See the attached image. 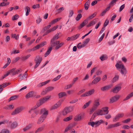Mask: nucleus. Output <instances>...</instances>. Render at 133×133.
<instances>
[{
	"label": "nucleus",
	"instance_id": "f257e3e1",
	"mask_svg": "<svg viewBox=\"0 0 133 133\" xmlns=\"http://www.w3.org/2000/svg\"><path fill=\"white\" fill-rule=\"evenodd\" d=\"M62 36L61 33V32L57 33L54 36L53 38L51 41V46H55V49L57 50L61 47L64 45V43L62 42H60V41H56L54 42V40L58 39Z\"/></svg>",
	"mask_w": 133,
	"mask_h": 133
},
{
	"label": "nucleus",
	"instance_id": "f03ea898",
	"mask_svg": "<svg viewBox=\"0 0 133 133\" xmlns=\"http://www.w3.org/2000/svg\"><path fill=\"white\" fill-rule=\"evenodd\" d=\"M116 66L117 68L121 69L120 72L122 74L125 75L127 73V70L123 65L117 63L116 65Z\"/></svg>",
	"mask_w": 133,
	"mask_h": 133
},
{
	"label": "nucleus",
	"instance_id": "7ed1b4c3",
	"mask_svg": "<svg viewBox=\"0 0 133 133\" xmlns=\"http://www.w3.org/2000/svg\"><path fill=\"white\" fill-rule=\"evenodd\" d=\"M24 109V107H20L16 108L11 113L12 115H16L21 112Z\"/></svg>",
	"mask_w": 133,
	"mask_h": 133
},
{
	"label": "nucleus",
	"instance_id": "20e7f679",
	"mask_svg": "<svg viewBox=\"0 0 133 133\" xmlns=\"http://www.w3.org/2000/svg\"><path fill=\"white\" fill-rule=\"evenodd\" d=\"M36 65L35 66L34 68H37L39 65L42 61V58L39 56H37L35 59Z\"/></svg>",
	"mask_w": 133,
	"mask_h": 133
},
{
	"label": "nucleus",
	"instance_id": "39448f33",
	"mask_svg": "<svg viewBox=\"0 0 133 133\" xmlns=\"http://www.w3.org/2000/svg\"><path fill=\"white\" fill-rule=\"evenodd\" d=\"M48 110L44 108L41 109L40 111V114L41 115L46 118L48 114Z\"/></svg>",
	"mask_w": 133,
	"mask_h": 133
},
{
	"label": "nucleus",
	"instance_id": "423d86ee",
	"mask_svg": "<svg viewBox=\"0 0 133 133\" xmlns=\"http://www.w3.org/2000/svg\"><path fill=\"white\" fill-rule=\"evenodd\" d=\"M124 116V114L123 113L118 114L116 115L115 117L113 119V122H116L120 118L123 117Z\"/></svg>",
	"mask_w": 133,
	"mask_h": 133
},
{
	"label": "nucleus",
	"instance_id": "0eeeda50",
	"mask_svg": "<svg viewBox=\"0 0 133 133\" xmlns=\"http://www.w3.org/2000/svg\"><path fill=\"white\" fill-rule=\"evenodd\" d=\"M36 96V93L35 92L31 91L28 93L26 96V98H28L32 97H35Z\"/></svg>",
	"mask_w": 133,
	"mask_h": 133
},
{
	"label": "nucleus",
	"instance_id": "6e6552de",
	"mask_svg": "<svg viewBox=\"0 0 133 133\" xmlns=\"http://www.w3.org/2000/svg\"><path fill=\"white\" fill-rule=\"evenodd\" d=\"M9 125H10V128L13 129L18 126V124L16 122H12L10 121L9 122Z\"/></svg>",
	"mask_w": 133,
	"mask_h": 133
},
{
	"label": "nucleus",
	"instance_id": "1a4fd4ad",
	"mask_svg": "<svg viewBox=\"0 0 133 133\" xmlns=\"http://www.w3.org/2000/svg\"><path fill=\"white\" fill-rule=\"evenodd\" d=\"M120 96L119 95H117L114 96L111 98L110 99V103H112L116 102L119 98Z\"/></svg>",
	"mask_w": 133,
	"mask_h": 133
},
{
	"label": "nucleus",
	"instance_id": "9d476101",
	"mask_svg": "<svg viewBox=\"0 0 133 133\" xmlns=\"http://www.w3.org/2000/svg\"><path fill=\"white\" fill-rule=\"evenodd\" d=\"M62 102L61 101H59L51 107V109L52 110L57 108L60 106Z\"/></svg>",
	"mask_w": 133,
	"mask_h": 133
},
{
	"label": "nucleus",
	"instance_id": "9b49d317",
	"mask_svg": "<svg viewBox=\"0 0 133 133\" xmlns=\"http://www.w3.org/2000/svg\"><path fill=\"white\" fill-rule=\"evenodd\" d=\"M27 76V74H26V73H25L23 75L22 74H20L18 76V77H19V78L18 79V81H21L23 79L25 78Z\"/></svg>",
	"mask_w": 133,
	"mask_h": 133
},
{
	"label": "nucleus",
	"instance_id": "f8f14e48",
	"mask_svg": "<svg viewBox=\"0 0 133 133\" xmlns=\"http://www.w3.org/2000/svg\"><path fill=\"white\" fill-rule=\"evenodd\" d=\"M94 92V89L91 90L88 92H85L84 94V96H89L93 94Z\"/></svg>",
	"mask_w": 133,
	"mask_h": 133
},
{
	"label": "nucleus",
	"instance_id": "ddd939ff",
	"mask_svg": "<svg viewBox=\"0 0 133 133\" xmlns=\"http://www.w3.org/2000/svg\"><path fill=\"white\" fill-rule=\"evenodd\" d=\"M46 118V117L41 115L38 119L37 122V124H40L42 123Z\"/></svg>",
	"mask_w": 133,
	"mask_h": 133
},
{
	"label": "nucleus",
	"instance_id": "4468645a",
	"mask_svg": "<svg viewBox=\"0 0 133 133\" xmlns=\"http://www.w3.org/2000/svg\"><path fill=\"white\" fill-rule=\"evenodd\" d=\"M101 79V78L100 77H96L94 80H93L91 83V85H92L93 84H96L99 81H100Z\"/></svg>",
	"mask_w": 133,
	"mask_h": 133
},
{
	"label": "nucleus",
	"instance_id": "2eb2a0df",
	"mask_svg": "<svg viewBox=\"0 0 133 133\" xmlns=\"http://www.w3.org/2000/svg\"><path fill=\"white\" fill-rule=\"evenodd\" d=\"M111 87V85H106L102 87L101 89V90L102 91H105L108 90Z\"/></svg>",
	"mask_w": 133,
	"mask_h": 133
},
{
	"label": "nucleus",
	"instance_id": "dca6fc26",
	"mask_svg": "<svg viewBox=\"0 0 133 133\" xmlns=\"http://www.w3.org/2000/svg\"><path fill=\"white\" fill-rule=\"evenodd\" d=\"M53 46H51L49 48L46 52L44 54V56L46 57L48 56L50 53L52 49V47Z\"/></svg>",
	"mask_w": 133,
	"mask_h": 133
},
{
	"label": "nucleus",
	"instance_id": "f3484780",
	"mask_svg": "<svg viewBox=\"0 0 133 133\" xmlns=\"http://www.w3.org/2000/svg\"><path fill=\"white\" fill-rule=\"evenodd\" d=\"M97 19H95L90 21L89 23L87 25V26L89 27L97 23Z\"/></svg>",
	"mask_w": 133,
	"mask_h": 133
},
{
	"label": "nucleus",
	"instance_id": "a211bd4d",
	"mask_svg": "<svg viewBox=\"0 0 133 133\" xmlns=\"http://www.w3.org/2000/svg\"><path fill=\"white\" fill-rule=\"evenodd\" d=\"M64 108L68 113L72 111L74 109V108L72 106L66 107Z\"/></svg>",
	"mask_w": 133,
	"mask_h": 133
},
{
	"label": "nucleus",
	"instance_id": "6ab92c4d",
	"mask_svg": "<svg viewBox=\"0 0 133 133\" xmlns=\"http://www.w3.org/2000/svg\"><path fill=\"white\" fill-rule=\"evenodd\" d=\"M121 87L120 86H117L115 87L112 90L114 93H117L121 89Z\"/></svg>",
	"mask_w": 133,
	"mask_h": 133
},
{
	"label": "nucleus",
	"instance_id": "aec40b11",
	"mask_svg": "<svg viewBox=\"0 0 133 133\" xmlns=\"http://www.w3.org/2000/svg\"><path fill=\"white\" fill-rule=\"evenodd\" d=\"M32 124L30 123L27 125L26 127L23 129L24 131H25L30 129L32 127Z\"/></svg>",
	"mask_w": 133,
	"mask_h": 133
},
{
	"label": "nucleus",
	"instance_id": "412c9836",
	"mask_svg": "<svg viewBox=\"0 0 133 133\" xmlns=\"http://www.w3.org/2000/svg\"><path fill=\"white\" fill-rule=\"evenodd\" d=\"M108 107H105L102 108L101 110L104 113V115L108 114L109 112V111H108Z\"/></svg>",
	"mask_w": 133,
	"mask_h": 133
},
{
	"label": "nucleus",
	"instance_id": "4be33fe9",
	"mask_svg": "<svg viewBox=\"0 0 133 133\" xmlns=\"http://www.w3.org/2000/svg\"><path fill=\"white\" fill-rule=\"evenodd\" d=\"M50 81V80H48L46 81L40 83L37 85V86L39 87H41L45 85L46 84L49 82Z\"/></svg>",
	"mask_w": 133,
	"mask_h": 133
},
{
	"label": "nucleus",
	"instance_id": "5701e85b",
	"mask_svg": "<svg viewBox=\"0 0 133 133\" xmlns=\"http://www.w3.org/2000/svg\"><path fill=\"white\" fill-rule=\"evenodd\" d=\"M82 116L80 114L76 115L74 118V120L76 121H80L81 119Z\"/></svg>",
	"mask_w": 133,
	"mask_h": 133
},
{
	"label": "nucleus",
	"instance_id": "b1692460",
	"mask_svg": "<svg viewBox=\"0 0 133 133\" xmlns=\"http://www.w3.org/2000/svg\"><path fill=\"white\" fill-rule=\"evenodd\" d=\"M90 1L88 0L84 4V8L85 10H87L88 9L89 7V5L90 4Z\"/></svg>",
	"mask_w": 133,
	"mask_h": 133
},
{
	"label": "nucleus",
	"instance_id": "393cba45",
	"mask_svg": "<svg viewBox=\"0 0 133 133\" xmlns=\"http://www.w3.org/2000/svg\"><path fill=\"white\" fill-rule=\"evenodd\" d=\"M14 107V106L12 105H7L4 107V108L5 109H12Z\"/></svg>",
	"mask_w": 133,
	"mask_h": 133
},
{
	"label": "nucleus",
	"instance_id": "a878e982",
	"mask_svg": "<svg viewBox=\"0 0 133 133\" xmlns=\"http://www.w3.org/2000/svg\"><path fill=\"white\" fill-rule=\"evenodd\" d=\"M61 19V18H57L56 19H54L50 23V24H53L56 23L58 21L60 20V19Z\"/></svg>",
	"mask_w": 133,
	"mask_h": 133
},
{
	"label": "nucleus",
	"instance_id": "bb28decb",
	"mask_svg": "<svg viewBox=\"0 0 133 133\" xmlns=\"http://www.w3.org/2000/svg\"><path fill=\"white\" fill-rule=\"evenodd\" d=\"M10 131L9 130L6 129H4L2 130L0 133H10Z\"/></svg>",
	"mask_w": 133,
	"mask_h": 133
},
{
	"label": "nucleus",
	"instance_id": "cd10ccee",
	"mask_svg": "<svg viewBox=\"0 0 133 133\" xmlns=\"http://www.w3.org/2000/svg\"><path fill=\"white\" fill-rule=\"evenodd\" d=\"M133 96V92L130 93V94L128 95L127 96L123 99L124 101L127 100L129 99L130 97Z\"/></svg>",
	"mask_w": 133,
	"mask_h": 133
},
{
	"label": "nucleus",
	"instance_id": "c85d7f7f",
	"mask_svg": "<svg viewBox=\"0 0 133 133\" xmlns=\"http://www.w3.org/2000/svg\"><path fill=\"white\" fill-rule=\"evenodd\" d=\"M25 9L26 11L25 15L26 16H27L29 15V12L30 11V9L29 7L26 6L25 7Z\"/></svg>",
	"mask_w": 133,
	"mask_h": 133
},
{
	"label": "nucleus",
	"instance_id": "c756f323",
	"mask_svg": "<svg viewBox=\"0 0 133 133\" xmlns=\"http://www.w3.org/2000/svg\"><path fill=\"white\" fill-rule=\"evenodd\" d=\"M100 59L102 61H104L107 59V57L105 55H103L100 57Z\"/></svg>",
	"mask_w": 133,
	"mask_h": 133
},
{
	"label": "nucleus",
	"instance_id": "7c9ffc66",
	"mask_svg": "<svg viewBox=\"0 0 133 133\" xmlns=\"http://www.w3.org/2000/svg\"><path fill=\"white\" fill-rule=\"evenodd\" d=\"M72 116L71 115L69 117L65 118L63 119V121H70L72 118Z\"/></svg>",
	"mask_w": 133,
	"mask_h": 133
},
{
	"label": "nucleus",
	"instance_id": "2f4dec72",
	"mask_svg": "<svg viewBox=\"0 0 133 133\" xmlns=\"http://www.w3.org/2000/svg\"><path fill=\"white\" fill-rule=\"evenodd\" d=\"M64 8L63 7L60 8L59 9L56 10L57 14H58L61 12L63 10H64Z\"/></svg>",
	"mask_w": 133,
	"mask_h": 133
},
{
	"label": "nucleus",
	"instance_id": "473e14b6",
	"mask_svg": "<svg viewBox=\"0 0 133 133\" xmlns=\"http://www.w3.org/2000/svg\"><path fill=\"white\" fill-rule=\"evenodd\" d=\"M30 56V54H29L26 56H23L21 58L22 60L23 61H24L27 59Z\"/></svg>",
	"mask_w": 133,
	"mask_h": 133
},
{
	"label": "nucleus",
	"instance_id": "72a5a7b5",
	"mask_svg": "<svg viewBox=\"0 0 133 133\" xmlns=\"http://www.w3.org/2000/svg\"><path fill=\"white\" fill-rule=\"evenodd\" d=\"M40 47H41V46L40 45V44H38L35 47L33 48L32 49H30L29 50L30 51H31L32 50L33 51H34L37 50V49H39Z\"/></svg>",
	"mask_w": 133,
	"mask_h": 133
},
{
	"label": "nucleus",
	"instance_id": "f704fd0d",
	"mask_svg": "<svg viewBox=\"0 0 133 133\" xmlns=\"http://www.w3.org/2000/svg\"><path fill=\"white\" fill-rule=\"evenodd\" d=\"M54 88L52 87H49L46 88V91H47V92L53 90Z\"/></svg>",
	"mask_w": 133,
	"mask_h": 133
},
{
	"label": "nucleus",
	"instance_id": "c9c22d12",
	"mask_svg": "<svg viewBox=\"0 0 133 133\" xmlns=\"http://www.w3.org/2000/svg\"><path fill=\"white\" fill-rule=\"evenodd\" d=\"M66 95L65 92H63L60 93L58 94V96L59 98H61L62 97L66 96Z\"/></svg>",
	"mask_w": 133,
	"mask_h": 133
},
{
	"label": "nucleus",
	"instance_id": "e433bc0d",
	"mask_svg": "<svg viewBox=\"0 0 133 133\" xmlns=\"http://www.w3.org/2000/svg\"><path fill=\"white\" fill-rule=\"evenodd\" d=\"M97 109V108L96 107V106H93L92 108L90 109V114H92Z\"/></svg>",
	"mask_w": 133,
	"mask_h": 133
},
{
	"label": "nucleus",
	"instance_id": "4c0bfd02",
	"mask_svg": "<svg viewBox=\"0 0 133 133\" xmlns=\"http://www.w3.org/2000/svg\"><path fill=\"white\" fill-rule=\"evenodd\" d=\"M96 114L97 115H104V113L103 112L102 110H98L97 112H96Z\"/></svg>",
	"mask_w": 133,
	"mask_h": 133
},
{
	"label": "nucleus",
	"instance_id": "58836bf2",
	"mask_svg": "<svg viewBox=\"0 0 133 133\" xmlns=\"http://www.w3.org/2000/svg\"><path fill=\"white\" fill-rule=\"evenodd\" d=\"M83 47V43L80 42L77 45V47L78 49H81Z\"/></svg>",
	"mask_w": 133,
	"mask_h": 133
},
{
	"label": "nucleus",
	"instance_id": "ea45409f",
	"mask_svg": "<svg viewBox=\"0 0 133 133\" xmlns=\"http://www.w3.org/2000/svg\"><path fill=\"white\" fill-rule=\"evenodd\" d=\"M91 102V101H89L88 102L85 103L84 105V109L88 107Z\"/></svg>",
	"mask_w": 133,
	"mask_h": 133
},
{
	"label": "nucleus",
	"instance_id": "a19ab883",
	"mask_svg": "<svg viewBox=\"0 0 133 133\" xmlns=\"http://www.w3.org/2000/svg\"><path fill=\"white\" fill-rule=\"evenodd\" d=\"M61 76V75H58L57 77L53 79L52 80V81H56L59 79Z\"/></svg>",
	"mask_w": 133,
	"mask_h": 133
},
{
	"label": "nucleus",
	"instance_id": "79ce46f5",
	"mask_svg": "<svg viewBox=\"0 0 133 133\" xmlns=\"http://www.w3.org/2000/svg\"><path fill=\"white\" fill-rule=\"evenodd\" d=\"M10 84V83H4L3 84L0 85V86H1L0 87H1L2 88H4L8 86V85H9Z\"/></svg>",
	"mask_w": 133,
	"mask_h": 133
},
{
	"label": "nucleus",
	"instance_id": "37998d69",
	"mask_svg": "<svg viewBox=\"0 0 133 133\" xmlns=\"http://www.w3.org/2000/svg\"><path fill=\"white\" fill-rule=\"evenodd\" d=\"M118 0H112L110 3V5L111 6H113L116 3V2Z\"/></svg>",
	"mask_w": 133,
	"mask_h": 133
},
{
	"label": "nucleus",
	"instance_id": "c03bdc74",
	"mask_svg": "<svg viewBox=\"0 0 133 133\" xmlns=\"http://www.w3.org/2000/svg\"><path fill=\"white\" fill-rule=\"evenodd\" d=\"M90 40V39L89 38L86 39L84 42V46L86 45L88 43Z\"/></svg>",
	"mask_w": 133,
	"mask_h": 133
},
{
	"label": "nucleus",
	"instance_id": "a18cd8bd",
	"mask_svg": "<svg viewBox=\"0 0 133 133\" xmlns=\"http://www.w3.org/2000/svg\"><path fill=\"white\" fill-rule=\"evenodd\" d=\"M118 78L119 76L117 75L114 77L112 80V82L114 83L118 79Z\"/></svg>",
	"mask_w": 133,
	"mask_h": 133
},
{
	"label": "nucleus",
	"instance_id": "49530a36",
	"mask_svg": "<svg viewBox=\"0 0 133 133\" xmlns=\"http://www.w3.org/2000/svg\"><path fill=\"white\" fill-rule=\"evenodd\" d=\"M58 26L57 25H56V26L54 27L51 29H49V32H51L56 30L58 28Z\"/></svg>",
	"mask_w": 133,
	"mask_h": 133
},
{
	"label": "nucleus",
	"instance_id": "de8ad7c7",
	"mask_svg": "<svg viewBox=\"0 0 133 133\" xmlns=\"http://www.w3.org/2000/svg\"><path fill=\"white\" fill-rule=\"evenodd\" d=\"M82 16V15L81 14H78L77 17L76 18V19L77 21L79 20L80 19L81 17Z\"/></svg>",
	"mask_w": 133,
	"mask_h": 133
},
{
	"label": "nucleus",
	"instance_id": "09e8293b",
	"mask_svg": "<svg viewBox=\"0 0 133 133\" xmlns=\"http://www.w3.org/2000/svg\"><path fill=\"white\" fill-rule=\"evenodd\" d=\"M22 71L20 69H18L16 71H15V73H14L13 74V75H14L16 74H18L19 72H21Z\"/></svg>",
	"mask_w": 133,
	"mask_h": 133
},
{
	"label": "nucleus",
	"instance_id": "8fccbe9b",
	"mask_svg": "<svg viewBox=\"0 0 133 133\" xmlns=\"http://www.w3.org/2000/svg\"><path fill=\"white\" fill-rule=\"evenodd\" d=\"M19 17V16L17 15H14L12 18V20H14L17 19Z\"/></svg>",
	"mask_w": 133,
	"mask_h": 133
},
{
	"label": "nucleus",
	"instance_id": "3c124183",
	"mask_svg": "<svg viewBox=\"0 0 133 133\" xmlns=\"http://www.w3.org/2000/svg\"><path fill=\"white\" fill-rule=\"evenodd\" d=\"M8 120H5L3 121L0 122V125H1L2 124H4L6 123H8Z\"/></svg>",
	"mask_w": 133,
	"mask_h": 133
},
{
	"label": "nucleus",
	"instance_id": "603ef678",
	"mask_svg": "<svg viewBox=\"0 0 133 133\" xmlns=\"http://www.w3.org/2000/svg\"><path fill=\"white\" fill-rule=\"evenodd\" d=\"M43 127H41L38 128L37 130L35 132L37 133L43 130Z\"/></svg>",
	"mask_w": 133,
	"mask_h": 133
},
{
	"label": "nucleus",
	"instance_id": "864d4df0",
	"mask_svg": "<svg viewBox=\"0 0 133 133\" xmlns=\"http://www.w3.org/2000/svg\"><path fill=\"white\" fill-rule=\"evenodd\" d=\"M41 105H42V104L39 101V102L34 107V109H35L37 108L40 106Z\"/></svg>",
	"mask_w": 133,
	"mask_h": 133
},
{
	"label": "nucleus",
	"instance_id": "5fc2aeb1",
	"mask_svg": "<svg viewBox=\"0 0 133 133\" xmlns=\"http://www.w3.org/2000/svg\"><path fill=\"white\" fill-rule=\"evenodd\" d=\"M16 69V68H14L9 71V72H10V73H12V75H13V74L14 73H15V70Z\"/></svg>",
	"mask_w": 133,
	"mask_h": 133
},
{
	"label": "nucleus",
	"instance_id": "6e6d98bb",
	"mask_svg": "<svg viewBox=\"0 0 133 133\" xmlns=\"http://www.w3.org/2000/svg\"><path fill=\"white\" fill-rule=\"evenodd\" d=\"M72 84H70L69 85H68L66 86L65 87V89H67L71 88L72 85Z\"/></svg>",
	"mask_w": 133,
	"mask_h": 133
},
{
	"label": "nucleus",
	"instance_id": "4d7b16f0",
	"mask_svg": "<svg viewBox=\"0 0 133 133\" xmlns=\"http://www.w3.org/2000/svg\"><path fill=\"white\" fill-rule=\"evenodd\" d=\"M17 97V96H14L11 97L10 98V101L13 100L15 99Z\"/></svg>",
	"mask_w": 133,
	"mask_h": 133
},
{
	"label": "nucleus",
	"instance_id": "13d9d810",
	"mask_svg": "<svg viewBox=\"0 0 133 133\" xmlns=\"http://www.w3.org/2000/svg\"><path fill=\"white\" fill-rule=\"evenodd\" d=\"M16 51V50H13L11 52V54L12 55L13 54H17L19 53V50H18L17 51Z\"/></svg>",
	"mask_w": 133,
	"mask_h": 133
},
{
	"label": "nucleus",
	"instance_id": "bf43d9fd",
	"mask_svg": "<svg viewBox=\"0 0 133 133\" xmlns=\"http://www.w3.org/2000/svg\"><path fill=\"white\" fill-rule=\"evenodd\" d=\"M68 113L65 109V108L63 110L62 112V114L63 115H66Z\"/></svg>",
	"mask_w": 133,
	"mask_h": 133
},
{
	"label": "nucleus",
	"instance_id": "052dcab7",
	"mask_svg": "<svg viewBox=\"0 0 133 133\" xmlns=\"http://www.w3.org/2000/svg\"><path fill=\"white\" fill-rule=\"evenodd\" d=\"M109 21L108 19H107L105 20L104 24V27H106L109 24Z\"/></svg>",
	"mask_w": 133,
	"mask_h": 133
},
{
	"label": "nucleus",
	"instance_id": "680f3d73",
	"mask_svg": "<svg viewBox=\"0 0 133 133\" xmlns=\"http://www.w3.org/2000/svg\"><path fill=\"white\" fill-rule=\"evenodd\" d=\"M42 19L39 17H38L36 20V23L37 24H39L42 21Z\"/></svg>",
	"mask_w": 133,
	"mask_h": 133
},
{
	"label": "nucleus",
	"instance_id": "e2e57ef3",
	"mask_svg": "<svg viewBox=\"0 0 133 133\" xmlns=\"http://www.w3.org/2000/svg\"><path fill=\"white\" fill-rule=\"evenodd\" d=\"M131 120L130 118H128L122 121V122L123 123H128V122H129Z\"/></svg>",
	"mask_w": 133,
	"mask_h": 133
},
{
	"label": "nucleus",
	"instance_id": "0e129e2a",
	"mask_svg": "<svg viewBox=\"0 0 133 133\" xmlns=\"http://www.w3.org/2000/svg\"><path fill=\"white\" fill-rule=\"evenodd\" d=\"M40 7V5L39 4H37L36 5H34L33 6L32 8L34 9L36 8H39Z\"/></svg>",
	"mask_w": 133,
	"mask_h": 133
},
{
	"label": "nucleus",
	"instance_id": "69168bd1",
	"mask_svg": "<svg viewBox=\"0 0 133 133\" xmlns=\"http://www.w3.org/2000/svg\"><path fill=\"white\" fill-rule=\"evenodd\" d=\"M124 7L125 4H123L121 5L119 8V11L121 12L124 9Z\"/></svg>",
	"mask_w": 133,
	"mask_h": 133
},
{
	"label": "nucleus",
	"instance_id": "338daca9",
	"mask_svg": "<svg viewBox=\"0 0 133 133\" xmlns=\"http://www.w3.org/2000/svg\"><path fill=\"white\" fill-rule=\"evenodd\" d=\"M121 125L119 122H118L117 123L114 124V127H117Z\"/></svg>",
	"mask_w": 133,
	"mask_h": 133
},
{
	"label": "nucleus",
	"instance_id": "774afa93",
	"mask_svg": "<svg viewBox=\"0 0 133 133\" xmlns=\"http://www.w3.org/2000/svg\"><path fill=\"white\" fill-rule=\"evenodd\" d=\"M74 14L73 11L72 10H70L69 11V17H71Z\"/></svg>",
	"mask_w": 133,
	"mask_h": 133
}]
</instances>
